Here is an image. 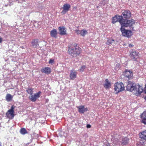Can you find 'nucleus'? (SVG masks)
<instances>
[{
    "label": "nucleus",
    "instance_id": "f257e3e1",
    "mask_svg": "<svg viewBox=\"0 0 146 146\" xmlns=\"http://www.w3.org/2000/svg\"><path fill=\"white\" fill-rule=\"evenodd\" d=\"M132 82L128 81V84L126 86L127 90L129 91L133 92L137 96L140 95L143 91L142 86L139 85H137L134 86Z\"/></svg>",
    "mask_w": 146,
    "mask_h": 146
},
{
    "label": "nucleus",
    "instance_id": "f03ea898",
    "mask_svg": "<svg viewBox=\"0 0 146 146\" xmlns=\"http://www.w3.org/2000/svg\"><path fill=\"white\" fill-rule=\"evenodd\" d=\"M81 52V48L75 44L73 46L68 47V54L72 57H75L79 55Z\"/></svg>",
    "mask_w": 146,
    "mask_h": 146
},
{
    "label": "nucleus",
    "instance_id": "7ed1b4c3",
    "mask_svg": "<svg viewBox=\"0 0 146 146\" xmlns=\"http://www.w3.org/2000/svg\"><path fill=\"white\" fill-rule=\"evenodd\" d=\"M135 25V21L133 19H131L130 20H124L123 21L121 24L122 27H129L130 29L133 31H135L134 29Z\"/></svg>",
    "mask_w": 146,
    "mask_h": 146
},
{
    "label": "nucleus",
    "instance_id": "20e7f679",
    "mask_svg": "<svg viewBox=\"0 0 146 146\" xmlns=\"http://www.w3.org/2000/svg\"><path fill=\"white\" fill-rule=\"evenodd\" d=\"M114 89L116 92L115 94H117L125 90L124 84L122 82H117L114 84Z\"/></svg>",
    "mask_w": 146,
    "mask_h": 146
},
{
    "label": "nucleus",
    "instance_id": "39448f33",
    "mask_svg": "<svg viewBox=\"0 0 146 146\" xmlns=\"http://www.w3.org/2000/svg\"><path fill=\"white\" fill-rule=\"evenodd\" d=\"M121 27L120 30L122 35L128 38H130L133 35L132 32L128 30H126L125 29Z\"/></svg>",
    "mask_w": 146,
    "mask_h": 146
},
{
    "label": "nucleus",
    "instance_id": "423d86ee",
    "mask_svg": "<svg viewBox=\"0 0 146 146\" xmlns=\"http://www.w3.org/2000/svg\"><path fill=\"white\" fill-rule=\"evenodd\" d=\"M139 53L135 50L131 51L130 53V56L131 59L134 61H137V59L139 58Z\"/></svg>",
    "mask_w": 146,
    "mask_h": 146
},
{
    "label": "nucleus",
    "instance_id": "0eeeda50",
    "mask_svg": "<svg viewBox=\"0 0 146 146\" xmlns=\"http://www.w3.org/2000/svg\"><path fill=\"white\" fill-rule=\"evenodd\" d=\"M15 107L12 106L10 109L6 113V115L7 117L9 119H13L14 116V109Z\"/></svg>",
    "mask_w": 146,
    "mask_h": 146
},
{
    "label": "nucleus",
    "instance_id": "6e6552de",
    "mask_svg": "<svg viewBox=\"0 0 146 146\" xmlns=\"http://www.w3.org/2000/svg\"><path fill=\"white\" fill-rule=\"evenodd\" d=\"M123 19H122V17L118 15H116L112 18V23L114 24L117 22H119L121 25L122 23Z\"/></svg>",
    "mask_w": 146,
    "mask_h": 146
},
{
    "label": "nucleus",
    "instance_id": "1a4fd4ad",
    "mask_svg": "<svg viewBox=\"0 0 146 146\" xmlns=\"http://www.w3.org/2000/svg\"><path fill=\"white\" fill-rule=\"evenodd\" d=\"M41 93L39 91L33 95L32 94L29 97L30 100L33 102H35L36 100L40 97Z\"/></svg>",
    "mask_w": 146,
    "mask_h": 146
},
{
    "label": "nucleus",
    "instance_id": "9d476101",
    "mask_svg": "<svg viewBox=\"0 0 146 146\" xmlns=\"http://www.w3.org/2000/svg\"><path fill=\"white\" fill-rule=\"evenodd\" d=\"M131 13L130 11L128 10H125L122 13L121 17L122 19L123 18L129 19L131 17Z\"/></svg>",
    "mask_w": 146,
    "mask_h": 146
},
{
    "label": "nucleus",
    "instance_id": "9b49d317",
    "mask_svg": "<svg viewBox=\"0 0 146 146\" xmlns=\"http://www.w3.org/2000/svg\"><path fill=\"white\" fill-rule=\"evenodd\" d=\"M70 7V5L68 3L64 4L62 7L63 10L61 12V13L62 14H65L69 10Z\"/></svg>",
    "mask_w": 146,
    "mask_h": 146
},
{
    "label": "nucleus",
    "instance_id": "f8f14e48",
    "mask_svg": "<svg viewBox=\"0 0 146 146\" xmlns=\"http://www.w3.org/2000/svg\"><path fill=\"white\" fill-rule=\"evenodd\" d=\"M124 76L126 78H128L129 80L132 79L133 78V73L131 71L126 70L125 71Z\"/></svg>",
    "mask_w": 146,
    "mask_h": 146
},
{
    "label": "nucleus",
    "instance_id": "ddd939ff",
    "mask_svg": "<svg viewBox=\"0 0 146 146\" xmlns=\"http://www.w3.org/2000/svg\"><path fill=\"white\" fill-rule=\"evenodd\" d=\"M77 72L74 69H72L70 71V79L71 80H74L77 77Z\"/></svg>",
    "mask_w": 146,
    "mask_h": 146
},
{
    "label": "nucleus",
    "instance_id": "4468645a",
    "mask_svg": "<svg viewBox=\"0 0 146 146\" xmlns=\"http://www.w3.org/2000/svg\"><path fill=\"white\" fill-rule=\"evenodd\" d=\"M139 135V137L141 140L146 141V130L140 132Z\"/></svg>",
    "mask_w": 146,
    "mask_h": 146
},
{
    "label": "nucleus",
    "instance_id": "2eb2a0df",
    "mask_svg": "<svg viewBox=\"0 0 146 146\" xmlns=\"http://www.w3.org/2000/svg\"><path fill=\"white\" fill-rule=\"evenodd\" d=\"M78 109V111L81 113H84L85 111H87L88 109L87 108H84V106H80L77 107Z\"/></svg>",
    "mask_w": 146,
    "mask_h": 146
},
{
    "label": "nucleus",
    "instance_id": "dca6fc26",
    "mask_svg": "<svg viewBox=\"0 0 146 146\" xmlns=\"http://www.w3.org/2000/svg\"><path fill=\"white\" fill-rule=\"evenodd\" d=\"M59 32V34L61 35H64L66 34V31L63 26H60L58 28Z\"/></svg>",
    "mask_w": 146,
    "mask_h": 146
},
{
    "label": "nucleus",
    "instance_id": "f3484780",
    "mask_svg": "<svg viewBox=\"0 0 146 146\" xmlns=\"http://www.w3.org/2000/svg\"><path fill=\"white\" fill-rule=\"evenodd\" d=\"M41 71L42 73L46 74H50L51 72V68L49 67H45L41 69Z\"/></svg>",
    "mask_w": 146,
    "mask_h": 146
},
{
    "label": "nucleus",
    "instance_id": "a211bd4d",
    "mask_svg": "<svg viewBox=\"0 0 146 146\" xmlns=\"http://www.w3.org/2000/svg\"><path fill=\"white\" fill-rule=\"evenodd\" d=\"M141 118V122L146 125V115L144 113H142L140 115Z\"/></svg>",
    "mask_w": 146,
    "mask_h": 146
},
{
    "label": "nucleus",
    "instance_id": "6ab92c4d",
    "mask_svg": "<svg viewBox=\"0 0 146 146\" xmlns=\"http://www.w3.org/2000/svg\"><path fill=\"white\" fill-rule=\"evenodd\" d=\"M57 34V31L56 29H53L50 32V35L52 37L56 38Z\"/></svg>",
    "mask_w": 146,
    "mask_h": 146
},
{
    "label": "nucleus",
    "instance_id": "aec40b11",
    "mask_svg": "<svg viewBox=\"0 0 146 146\" xmlns=\"http://www.w3.org/2000/svg\"><path fill=\"white\" fill-rule=\"evenodd\" d=\"M31 44H32V46L35 48H37L38 46H39L38 40L37 39H34L31 42Z\"/></svg>",
    "mask_w": 146,
    "mask_h": 146
},
{
    "label": "nucleus",
    "instance_id": "412c9836",
    "mask_svg": "<svg viewBox=\"0 0 146 146\" xmlns=\"http://www.w3.org/2000/svg\"><path fill=\"white\" fill-rule=\"evenodd\" d=\"M129 140V138L125 137L122 139L121 144L123 145H126L128 143V141Z\"/></svg>",
    "mask_w": 146,
    "mask_h": 146
},
{
    "label": "nucleus",
    "instance_id": "4be33fe9",
    "mask_svg": "<svg viewBox=\"0 0 146 146\" xmlns=\"http://www.w3.org/2000/svg\"><path fill=\"white\" fill-rule=\"evenodd\" d=\"M105 82V83L104 85L105 88L106 89L109 88L111 86V84L110 82H109L108 79H106Z\"/></svg>",
    "mask_w": 146,
    "mask_h": 146
},
{
    "label": "nucleus",
    "instance_id": "5701e85b",
    "mask_svg": "<svg viewBox=\"0 0 146 146\" xmlns=\"http://www.w3.org/2000/svg\"><path fill=\"white\" fill-rule=\"evenodd\" d=\"M12 98L13 96L11 94H7L5 97L6 100L7 102L11 101Z\"/></svg>",
    "mask_w": 146,
    "mask_h": 146
},
{
    "label": "nucleus",
    "instance_id": "b1692460",
    "mask_svg": "<svg viewBox=\"0 0 146 146\" xmlns=\"http://www.w3.org/2000/svg\"><path fill=\"white\" fill-rule=\"evenodd\" d=\"M20 133L22 135H25L28 133L27 131L24 128H21L20 129Z\"/></svg>",
    "mask_w": 146,
    "mask_h": 146
},
{
    "label": "nucleus",
    "instance_id": "393cba45",
    "mask_svg": "<svg viewBox=\"0 0 146 146\" xmlns=\"http://www.w3.org/2000/svg\"><path fill=\"white\" fill-rule=\"evenodd\" d=\"M33 89L32 88H27L26 91L28 94L31 95L33 93Z\"/></svg>",
    "mask_w": 146,
    "mask_h": 146
},
{
    "label": "nucleus",
    "instance_id": "a878e982",
    "mask_svg": "<svg viewBox=\"0 0 146 146\" xmlns=\"http://www.w3.org/2000/svg\"><path fill=\"white\" fill-rule=\"evenodd\" d=\"M88 33V32L85 29H83L81 30L80 35L83 36H84Z\"/></svg>",
    "mask_w": 146,
    "mask_h": 146
},
{
    "label": "nucleus",
    "instance_id": "bb28decb",
    "mask_svg": "<svg viewBox=\"0 0 146 146\" xmlns=\"http://www.w3.org/2000/svg\"><path fill=\"white\" fill-rule=\"evenodd\" d=\"M114 42H115L114 40L109 39L106 42V44L107 45L112 44V43H113Z\"/></svg>",
    "mask_w": 146,
    "mask_h": 146
},
{
    "label": "nucleus",
    "instance_id": "cd10ccee",
    "mask_svg": "<svg viewBox=\"0 0 146 146\" xmlns=\"http://www.w3.org/2000/svg\"><path fill=\"white\" fill-rule=\"evenodd\" d=\"M86 68L85 65L82 66L79 69V71L82 72L84 71V69Z\"/></svg>",
    "mask_w": 146,
    "mask_h": 146
},
{
    "label": "nucleus",
    "instance_id": "c85d7f7f",
    "mask_svg": "<svg viewBox=\"0 0 146 146\" xmlns=\"http://www.w3.org/2000/svg\"><path fill=\"white\" fill-rule=\"evenodd\" d=\"M54 62V59H50L48 63L49 64H52Z\"/></svg>",
    "mask_w": 146,
    "mask_h": 146
},
{
    "label": "nucleus",
    "instance_id": "c756f323",
    "mask_svg": "<svg viewBox=\"0 0 146 146\" xmlns=\"http://www.w3.org/2000/svg\"><path fill=\"white\" fill-rule=\"evenodd\" d=\"M76 32V33L78 35H80L81 34V30H75V31Z\"/></svg>",
    "mask_w": 146,
    "mask_h": 146
},
{
    "label": "nucleus",
    "instance_id": "7c9ffc66",
    "mask_svg": "<svg viewBox=\"0 0 146 146\" xmlns=\"http://www.w3.org/2000/svg\"><path fill=\"white\" fill-rule=\"evenodd\" d=\"M133 46V45L131 44H130L129 45V46L131 48Z\"/></svg>",
    "mask_w": 146,
    "mask_h": 146
},
{
    "label": "nucleus",
    "instance_id": "2f4dec72",
    "mask_svg": "<svg viewBox=\"0 0 146 146\" xmlns=\"http://www.w3.org/2000/svg\"><path fill=\"white\" fill-rule=\"evenodd\" d=\"M91 127V125H89V124H88L87 125V127L88 128H90Z\"/></svg>",
    "mask_w": 146,
    "mask_h": 146
},
{
    "label": "nucleus",
    "instance_id": "473e14b6",
    "mask_svg": "<svg viewBox=\"0 0 146 146\" xmlns=\"http://www.w3.org/2000/svg\"><path fill=\"white\" fill-rule=\"evenodd\" d=\"M2 38L0 37V43L2 42Z\"/></svg>",
    "mask_w": 146,
    "mask_h": 146
},
{
    "label": "nucleus",
    "instance_id": "72a5a7b5",
    "mask_svg": "<svg viewBox=\"0 0 146 146\" xmlns=\"http://www.w3.org/2000/svg\"><path fill=\"white\" fill-rule=\"evenodd\" d=\"M144 92H145V93L146 94V84L145 85V90H144Z\"/></svg>",
    "mask_w": 146,
    "mask_h": 146
},
{
    "label": "nucleus",
    "instance_id": "f704fd0d",
    "mask_svg": "<svg viewBox=\"0 0 146 146\" xmlns=\"http://www.w3.org/2000/svg\"><path fill=\"white\" fill-rule=\"evenodd\" d=\"M142 113H144L146 115V111H144Z\"/></svg>",
    "mask_w": 146,
    "mask_h": 146
},
{
    "label": "nucleus",
    "instance_id": "c9c22d12",
    "mask_svg": "<svg viewBox=\"0 0 146 146\" xmlns=\"http://www.w3.org/2000/svg\"><path fill=\"white\" fill-rule=\"evenodd\" d=\"M105 146H110V145L109 144H106Z\"/></svg>",
    "mask_w": 146,
    "mask_h": 146
},
{
    "label": "nucleus",
    "instance_id": "e433bc0d",
    "mask_svg": "<svg viewBox=\"0 0 146 146\" xmlns=\"http://www.w3.org/2000/svg\"><path fill=\"white\" fill-rule=\"evenodd\" d=\"M0 146H2L1 143L0 142Z\"/></svg>",
    "mask_w": 146,
    "mask_h": 146
},
{
    "label": "nucleus",
    "instance_id": "4c0bfd02",
    "mask_svg": "<svg viewBox=\"0 0 146 146\" xmlns=\"http://www.w3.org/2000/svg\"><path fill=\"white\" fill-rule=\"evenodd\" d=\"M145 100H146V96H145Z\"/></svg>",
    "mask_w": 146,
    "mask_h": 146
}]
</instances>
